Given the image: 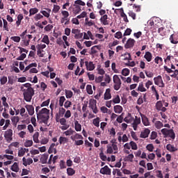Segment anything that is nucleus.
Segmentation results:
<instances>
[{"instance_id": "obj_19", "label": "nucleus", "mask_w": 178, "mask_h": 178, "mask_svg": "<svg viewBox=\"0 0 178 178\" xmlns=\"http://www.w3.org/2000/svg\"><path fill=\"white\" fill-rule=\"evenodd\" d=\"M142 118V122L143 123L144 126H149V121L148 120V118L145 116L144 114H140Z\"/></svg>"}, {"instance_id": "obj_24", "label": "nucleus", "mask_w": 178, "mask_h": 178, "mask_svg": "<svg viewBox=\"0 0 178 178\" xmlns=\"http://www.w3.org/2000/svg\"><path fill=\"white\" fill-rule=\"evenodd\" d=\"M58 156H54V154H51L50 155V157H49V161H48V164L49 165H51V163H56V161H58Z\"/></svg>"}, {"instance_id": "obj_32", "label": "nucleus", "mask_w": 178, "mask_h": 178, "mask_svg": "<svg viewBox=\"0 0 178 178\" xmlns=\"http://www.w3.org/2000/svg\"><path fill=\"white\" fill-rule=\"evenodd\" d=\"M138 91H140V92H145L147 91V89L144 88V84L143 82L139 83V86L138 87Z\"/></svg>"}, {"instance_id": "obj_8", "label": "nucleus", "mask_w": 178, "mask_h": 178, "mask_svg": "<svg viewBox=\"0 0 178 178\" xmlns=\"http://www.w3.org/2000/svg\"><path fill=\"white\" fill-rule=\"evenodd\" d=\"M89 108L92 109L93 113H98V108H97V100L92 99L89 102Z\"/></svg>"}, {"instance_id": "obj_6", "label": "nucleus", "mask_w": 178, "mask_h": 178, "mask_svg": "<svg viewBox=\"0 0 178 178\" xmlns=\"http://www.w3.org/2000/svg\"><path fill=\"white\" fill-rule=\"evenodd\" d=\"M154 84L158 86L161 88H164L165 83H163V79H162V76L159 75L154 78Z\"/></svg>"}, {"instance_id": "obj_16", "label": "nucleus", "mask_w": 178, "mask_h": 178, "mask_svg": "<svg viewBox=\"0 0 178 178\" xmlns=\"http://www.w3.org/2000/svg\"><path fill=\"white\" fill-rule=\"evenodd\" d=\"M149 133H151V130L148 128L144 129V131L140 132V138H147L148 136H149Z\"/></svg>"}, {"instance_id": "obj_20", "label": "nucleus", "mask_w": 178, "mask_h": 178, "mask_svg": "<svg viewBox=\"0 0 178 178\" xmlns=\"http://www.w3.org/2000/svg\"><path fill=\"white\" fill-rule=\"evenodd\" d=\"M72 141H77V140H83V136L75 132V134L70 137Z\"/></svg>"}, {"instance_id": "obj_44", "label": "nucleus", "mask_w": 178, "mask_h": 178, "mask_svg": "<svg viewBox=\"0 0 178 178\" xmlns=\"http://www.w3.org/2000/svg\"><path fill=\"white\" fill-rule=\"evenodd\" d=\"M74 133H76V131L70 128L67 131H65L64 134H65V136H72V134H74Z\"/></svg>"}, {"instance_id": "obj_46", "label": "nucleus", "mask_w": 178, "mask_h": 178, "mask_svg": "<svg viewBox=\"0 0 178 178\" xmlns=\"http://www.w3.org/2000/svg\"><path fill=\"white\" fill-rule=\"evenodd\" d=\"M154 126L156 129H161V127H163V123H162L161 121H156Z\"/></svg>"}, {"instance_id": "obj_50", "label": "nucleus", "mask_w": 178, "mask_h": 178, "mask_svg": "<svg viewBox=\"0 0 178 178\" xmlns=\"http://www.w3.org/2000/svg\"><path fill=\"white\" fill-rule=\"evenodd\" d=\"M65 112H66V109L63 108V107L59 108L58 114L60 118H63V115H65Z\"/></svg>"}, {"instance_id": "obj_28", "label": "nucleus", "mask_w": 178, "mask_h": 178, "mask_svg": "<svg viewBox=\"0 0 178 178\" xmlns=\"http://www.w3.org/2000/svg\"><path fill=\"white\" fill-rule=\"evenodd\" d=\"M133 119L134 118L131 117V114L128 113V115L124 118V122H125L126 123H131V122H133Z\"/></svg>"}, {"instance_id": "obj_10", "label": "nucleus", "mask_w": 178, "mask_h": 178, "mask_svg": "<svg viewBox=\"0 0 178 178\" xmlns=\"http://www.w3.org/2000/svg\"><path fill=\"white\" fill-rule=\"evenodd\" d=\"M72 33L74 34L75 40H80V38H83V33L80 32V29H72Z\"/></svg>"}, {"instance_id": "obj_39", "label": "nucleus", "mask_w": 178, "mask_h": 178, "mask_svg": "<svg viewBox=\"0 0 178 178\" xmlns=\"http://www.w3.org/2000/svg\"><path fill=\"white\" fill-rule=\"evenodd\" d=\"M47 161H48V154H44L43 156H41L40 162H42V163H47Z\"/></svg>"}, {"instance_id": "obj_23", "label": "nucleus", "mask_w": 178, "mask_h": 178, "mask_svg": "<svg viewBox=\"0 0 178 178\" xmlns=\"http://www.w3.org/2000/svg\"><path fill=\"white\" fill-rule=\"evenodd\" d=\"M144 58L147 62H151L152 60V54L150 51H146Z\"/></svg>"}, {"instance_id": "obj_51", "label": "nucleus", "mask_w": 178, "mask_h": 178, "mask_svg": "<svg viewBox=\"0 0 178 178\" xmlns=\"http://www.w3.org/2000/svg\"><path fill=\"white\" fill-rule=\"evenodd\" d=\"M92 123L96 127H99V118L94 119Z\"/></svg>"}, {"instance_id": "obj_13", "label": "nucleus", "mask_w": 178, "mask_h": 178, "mask_svg": "<svg viewBox=\"0 0 178 178\" xmlns=\"http://www.w3.org/2000/svg\"><path fill=\"white\" fill-rule=\"evenodd\" d=\"M100 22L104 26H108L109 24V18L108 17V15H104L101 17Z\"/></svg>"}, {"instance_id": "obj_58", "label": "nucleus", "mask_w": 178, "mask_h": 178, "mask_svg": "<svg viewBox=\"0 0 178 178\" xmlns=\"http://www.w3.org/2000/svg\"><path fill=\"white\" fill-rule=\"evenodd\" d=\"M131 29L128 28L125 30L124 33V37H126V35H130V34H131Z\"/></svg>"}, {"instance_id": "obj_29", "label": "nucleus", "mask_w": 178, "mask_h": 178, "mask_svg": "<svg viewBox=\"0 0 178 178\" xmlns=\"http://www.w3.org/2000/svg\"><path fill=\"white\" fill-rule=\"evenodd\" d=\"M154 63H156V65H159V66L162 65V63H163V59L162 57L156 56L154 58Z\"/></svg>"}, {"instance_id": "obj_56", "label": "nucleus", "mask_w": 178, "mask_h": 178, "mask_svg": "<svg viewBox=\"0 0 178 178\" xmlns=\"http://www.w3.org/2000/svg\"><path fill=\"white\" fill-rule=\"evenodd\" d=\"M146 149H147V151H149V152H152L154 151V145L152 144H149L146 146Z\"/></svg>"}, {"instance_id": "obj_61", "label": "nucleus", "mask_w": 178, "mask_h": 178, "mask_svg": "<svg viewBox=\"0 0 178 178\" xmlns=\"http://www.w3.org/2000/svg\"><path fill=\"white\" fill-rule=\"evenodd\" d=\"M10 147L19 148V142H13L10 145H8V148H10Z\"/></svg>"}, {"instance_id": "obj_15", "label": "nucleus", "mask_w": 178, "mask_h": 178, "mask_svg": "<svg viewBox=\"0 0 178 178\" xmlns=\"http://www.w3.org/2000/svg\"><path fill=\"white\" fill-rule=\"evenodd\" d=\"M85 65L86 66V70H89L90 72L95 69V65H94V63H92V61H90V62L86 61Z\"/></svg>"}, {"instance_id": "obj_49", "label": "nucleus", "mask_w": 178, "mask_h": 178, "mask_svg": "<svg viewBox=\"0 0 178 178\" xmlns=\"http://www.w3.org/2000/svg\"><path fill=\"white\" fill-rule=\"evenodd\" d=\"M128 15L130 17H131L133 19V20H136V15L135 14L134 12H133V10H129L128 12Z\"/></svg>"}, {"instance_id": "obj_48", "label": "nucleus", "mask_w": 178, "mask_h": 178, "mask_svg": "<svg viewBox=\"0 0 178 178\" xmlns=\"http://www.w3.org/2000/svg\"><path fill=\"white\" fill-rule=\"evenodd\" d=\"M111 101L112 102H113V104H120V97L119 95H117Z\"/></svg>"}, {"instance_id": "obj_37", "label": "nucleus", "mask_w": 178, "mask_h": 178, "mask_svg": "<svg viewBox=\"0 0 178 178\" xmlns=\"http://www.w3.org/2000/svg\"><path fill=\"white\" fill-rule=\"evenodd\" d=\"M35 13H38V8H33L29 10V16H33V15H35Z\"/></svg>"}, {"instance_id": "obj_34", "label": "nucleus", "mask_w": 178, "mask_h": 178, "mask_svg": "<svg viewBox=\"0 0 178 178\" xmlns=\"http://www.w3.org/2000/svg\"><path fill=\"white\" fill-rule=\"evenodd\" d=\"M42 42L47 44V45H49V37L48 35H44L43 38L42 39Z\"/></svg>"}, {"instance_id": "obj_55", "label": "nucleus", "mask_w": 178, "mask_h": 178, "mask_svg": "<svg viewBox=\"0 0 178 178\" xmlns=\"http://www.w3.org/2000/svg\"><path fill=\"white\" fill-rule=\"evenodd\" d=\"M129 145L131 147V149L136 150L137 149L138 147H137V143H136L134 141H131L129 143Z\"/></svg>"}, {"instance_id": "obj_9", "label": "nucleus", "mask_w": 178, "mask_h": 178, "mask_svg": "<svg viewBox=\"0 0 178 178\" xmlns=\"http://www.w3.org/2000/svg\"><path fill=\"white\" fill-rule=\"evenodd\" d=\"M155 108L156 111H161V112H166L168 111V108L165 107H163V104H162V101H158L156 103Z\"/></svg>"}, {"instance_id": "obj_59", "label": "nucleus", "mask_w": 178, "mask_h": 178, "mask_svg": "<svg viewBox=\"0 0 178 178\" xmlns=\"http://www.w3.org/2000/svg\"><path fill=\"white\" fill-rule=\"evenodd\" d=\"M26 56V54H21V55L17 58V60H24Z\"/></svg>"}, {"instance_id": "obj_7", "label": "nucleus", "mask_w": 178, "mask_h": 178, "mask_svg": "<svg viewBox=\"0 0 178 178\" xmlns=\"http://www.w3.org/2000/svg\"><path fill=\"white\" fill-rule=\"evenodd\" d=\"M12 136H13V130L9 129L8 130L5 131L4 138L6 140L7 143H10L13 140Z\"/></svg>"}, {"instance_id": "obj_4", "label": "nucleus", "mask_w": 178, "mask_h": 178, "mask_svg": "<svg viewBox=\"0 0 178 178\" xmlns=\"http://www.w3.org/2000/svg\"><path fill=\"white\" fill-rule=\"evenodd\" d=\"M113 88L115 91H119L120 90V87H122V81L120 78H119V75L115 74L113 76Z\"/></svg>"}, {"instance_id": "obj_57", "label": "nucleus", "mask_w": 178, "mask_h": 178, "mask_svg": "<svg viewBox=\"0 0 178 178\" xmlns=\"http://www.w3.org/2000/svg\"><path fill=\"white\" fill-rule=\"evenodd\" d=\"M72 106V102L67 100L64 104V107L67 109L68 108H70Z\"/></svg>"}, {"instance_id": "obj_36", "label": "nucleus", "mask_w": 178, "mask_h": 178, "mask_svg": "<svg viewBox=\"0 0 178 178\" xmlns=\"http://www.w3.org/2000/svg\"><path fill=\"white\" fill-rule=\"evenodd\" d=\"M38 137H40V134L38 132H35L33 136L34 143H40V140H38Z\"/></svg>"}, {"instance_id": "obj_42", "label": "nucleus", "mask_w": 178, "mask_h": 178, "mask_svg": "<svg viewBox=\"0 0 178 178\" xmlns=\"http://www.w3.org/2000/svg\"><path fill=\"white\" fill-rule=\"evenodd\" d=\"M122 76H129V74H130V70H129V68H124L122 70Z\"/></svg>"}, {"instance_id": "obj_26", "label": "nucleus", "mask_w": 178, "mask_h": 178, "mask_svg": "<svg viewBox=\"0 0 178 178\" xmlns=\"http://www.w3.org/2000/svg\"><path fill=\"white\" fill-rule=\"evenodd\" d=\"M166 149L168 151H170V152H176V151H177V148L175 147V146L171 144H168L166 145Z\"/></svg>"}, {"instance_id": "obj_3", "label": "nucleus", "mask_w": 178, "mask_h": 178, "mask_svg": "<svg viewBox=\"0 0 178 178\" xmlns=\"http://www.w3.org/2000/svg\"><path fill=\"white\" fill-rule=\"evenodd\" d=\"M81 6H86V3L81 0H76L69 8V10H72L74 15H79L81 12Z\"/></svg>"}, {"instance_id": "obj_35", "label": "nucleus", "mask_w": 178, "mask_h": 178, "mask_svg": "<svg viewBox=\"0 0 178 178\" xmlns=\"http://www.w3.org/2000/svg\"><path fill=\"white\" fill-rule=\"evenodd\" d=\"M67 173L68 176H73V175H74L76 173V170H74V169H73L72 168H68L67 169Z\"/></svg>"}, {"instance_id": "obj_27", "label": "nucleus", "mask_w": 178, "mask_h": 178, "mask_svg": "<svg viewBox=\"0 0 178 178\" xmlns=\"http://www.w3.org/2000/svg\"><path fill=\"white\" fill-rule=\"evenodd\" d=\"M114 112L115 113H122L123 112V107L120 105H116L114 106Z\"/></svg>"}, {"instance_id": "obj_43", "label": "nucleus", "mask_w": 178, "mask_h": 178, "mask_svg": "<svg viewBox=\"0 0 178 178\" xmlns=\"http://www.w3.org/2000/svg\"><path fill=\"white\" fill-rule=\"evenodd\" d=\"M86 91L89 95H92V86L91 85H87L86 86Z\"/></svg>"}, {"instance_id": "obj_41", "label": "nucleus", "mask_w": 178, "mask_h": 178, "mask_svg": "<svg viewBox=\"0 0 178 178\" xmlns=\"http://www.w3.org/2000/svg\"><path fill=\"white\" fill-rule=\"evenodd\" d=\"M66 98H72L73 97V92L72 90H65Z\"/></svg>"}, {"instance_id": "obj_22", "label": "nucleus", "mask_w": 178, "mask_h": 178, "mask_svg": "<svg viewBox=\"0 0 178 178\" xmlns=\"http://www.w3.org/2000/svg\"><path fill=\"white\" fill-rule=\"evenodd\" d=\"M112 98V95L111 94V88H107L104 93V99L107 101L108 99H111Z\"/></svg>"}, {"instance_id": "obj_45", "label": "nucleus", "mask_w": 178, "mask_h": 178, "mask_svg": "<svg viewBox=\"0 0 178 178\" xmlns=\"http://www.w3.org/2000/svg\"><path fill=\"white\" fill-rule=\"evenodd\" d=\"M65 101H66V98H65V96L60 97L59 103H58L59 106H63V104L65 103Z\"/></svg>"}, {"instance_id": "obj_12", "label": "nucleus", "mask_w": 178, "mask_h": 178, "mask_svg": "<svg viewBox=\"0 0 178 178\" xmlns=\"http://www.w3.org/2000/svg\"><path fill=\"white\" fill-rule=\"evenodd\" d=\"M100 173L102 175H111V168H109V167H108V165H105L104 167H103L100 169Z\"/></svg>"}, {"instance_id": "obj_31", "label": "nucleus", "mask_w": 178, "mask_h": 178, "mask_svg": "<svg viewBox=\"0 0 178 178\" xmlns=\"http://www.w3.org/2000/svg\"><path fill=\"white\" fill-rule=\"evenodd\" d=\"M158 33L160 34V35H162V37L166 35V29L163 27H161L158 29Z\"/></svg>"}, {"instance_id": "obj_30", "label": "nucleus", "mask_w": 178, "mask_h": 178, "mask_svg": "<svg viewBox=\"0 0 178 178\" xmlns=\"http://www.w3.org/2000/svg\"><path fill=\"white\" fill-rule=\"evenodd\" d=\"M40 13H42V15H43V16H44V17H49V16H50L49 13H51V9L46 8V11L42 10V11H40Z\"/></svg>"}, {"instance_id": "obj_33", "label": "nucleus", "mask_w": 178, "mask_h": 178, "mask_svg": "<svg viewBox=\"0 0 178 178\" xmlns=\"http://www.w3.org/2000/svg\"><path fill=\"white\" fill-rule=\"evenodd\" d=\"M68 139L67 138L63 137V136H60L59 138L58 142L60 143V145L63 144H66V143H67Z\"/></svg>"}, {"instance_id": "obj_54", "label": "nucleus", "mask_w": 178, "mask_h": 178, "mask_svg": "<svg viewBox=\"0 0 178 178\" xmlns=\"http://www.w3.org/2000/svg\"><path fill=\"white\" fill-rule=\"evenodd\" d=\"M133 9H134L135 12H141V6H137L136 4H134Z\"/></svg>"}, {"instance_id": "obj_25", "label": "nucleus", "mask_w": 178, "mask_h": 178, "mask_svg": "<svg viewBox=\"0 0 178 178\" xmlns=\"http://www.w3.org/2000/svg\"><path fill=\"white\" fill-rule=\"evenodd\" d=\"M10 169L11 170H13V172H15L16 173H17V172L20 170V168H19V163L15 162L11 166Z\"/></svg>"}, {"instance_id": "obj_53", "label": "nucleus", "mask_w": 178, "mask_h": 178, "mask_svg": "<svg viewBox=\"0 0 178 178\" xmlns=\"http://www.w3.org/2000/svg\"><path fill=\"white\" fill-rule=\"evenodd\" d=\"M33 145V140H26L24 143V147H31Z\"/></svg>"}, {"instance_id": "obj_18", "label": "nucleus", "mask_w": 178, "mask_h": 178, "mask_svg": "<svg viewBox=\"0 0 178 178\" xmlns=\"http://www.w3.org/2000/svg\"><path fill=\"white\" fill-rule=\"evenodd\" d=\"M22 161L24 166H27V165H31L33 163V159L29 158L26 159V157H23Z\"/></svg>"}, {"instance_id": "obj_40", "label": "nucleus", "mask_w": 178, "mask_h": 178, "mask_svg": "<svg viewBox=\"0 0 178 178\" xmlns=\"http://www.w3.org/2000/svg\"><path fill=\"white\" fill-rule=\"evenodd\" d=\"M65 20H67V22H65ZM60 23L62 24H63V23H65V26H67V24H70V19L69 18H65V17H62L60 19Z\"/></svg>"}, {"instance_id": "obj_14", "label": "nucleus", "mask_w": 178, "mask_h": 178, "mask_svg": "<svg viewBox=\"0 0 178 178\" xmlns=\"http://www.w3.org/2000/svg\"><path fill=\"white\" fill-rule=\"evenodd\" d=\"M140 123H141V118L136 116L135 120L132 124L134 130H137V127H138V124H140Z\"/></svg>"}, {"instance_id": "obj_62", "label": "nucleus", "mask_w": 178, "mask_h": 178, "mask_svg": "<svg viewBox=\"0 0 178 178\" xmlns=\"http://www.w3.org/2000/svg\"><path fill=\"white\" fill-rule=\"evenodd\" d=\"M99 157L102 159V161H106L107 156H106V155L104 154L103 152H101L99 153Z\"/></svg>"}, {"instance_id": "obj_21", "label": "nucleus", "mask_w": 178, "mask_h": 178, "mask_svg": "<svg viewBox=\"0 0 178 178\" xmlns=\"http://www.w3.org/2000/svg\"><path fill=\"white\" fill-rule=\"evenodd\" d=\"M120 10V16L121 17H123L124 22H125V23H129V19H127V15H126V13H124V10H123V8H121Z\"/></svg>"}, {"instance_id": "obj_47", "label": "nucleus", "mask_w": 178, "mask_h": 178, "mask_svg": "<svg viewBox=\"0 0 178 178\" xmlns=\"http://www.w3.org/2000/svg\"><path fill=\"white\" fill-rule=\"evenodd\" d=\"M7 82H8V77L2 76L0 79V83H1V86H3V85L6 84Z\"/></svg>"}, {"instance_id": "obj_5", "label": "nucleus", "mask_w": 178, "mask_h": 178, "mask_svg": "<svg viewBox=\"0 0 178 178\" xmlns=\"http://www.w3.org/2000/svg\"><path fill=\"white\" fill-rule=\"evenodd\" d=\"M161 133L165 137H170L172 140H175V138H176V134H175L173 129H168L166 128H164L161 129Z\"/></svg>"}, {"instance_id": "obj_38", "label": "nucleus", "mask_w": 178, "mask_h": 178, "mask_svg": "<svg viewBox=\"0 0 178 178\" xmlns=\"http://www.w3.org/2000/svg\"><path fill=\"white\" fill-rule=\"evenodd\" d=\"M74 124H75L74 129L76 131H80L81 130V124L79 123V121H75Z\"/></svg>"}, {"instance_id": "obj_60", "label": "nucleus", "mask_w": 178, "mask_h": 178, "mask_svg": "<svg viewBox=\"0 0 178 178\" xmlns=\"http://www.w3.org/2000/svg\"><path fill=\"white\" fill-rule=\"evenodd\" d=\"M113 152V149L112 146L107 145V149L106 154H112Z\"/></svg>"}, {"instance_id": "obj_1", "label": "nucleus", "mask_w": 178, "mask_h": 178, "mask_svg": "<svg viewBox=\"0 0 178 178\" xmlns=\"http://www.w3.org/2000/svg\"><path fill=\"white\" fill-rule=\"evenodd\" d=\"M21 90L23 92L24 99L26 102H31L34 97V89L31 87V83H26L22 85Z\"/></svg>"}, {"instance_id": "obj_63", "label": "nucleus", "mask_w": 178, "mask_h": 178, "mask_svg": "<svg viewBox=\"0 0 178 178\" xmlns=\"http://www.w3.org/2000/svg\"><path fill=\"white\" fill-rule=\"evenodd\" d=\"M10 38L15 42H20V37H19V36H13Z\"/></svg>"}, {"instance_id": "obj_17", "label": "nucleus", "mask_w": 178, "mask_h": 178, "mask_svg": "<svg viewBox=\"0 0 178 178\" xmlns=\"http://www.w3.org/2000/svg\"><path fill=\"white\" fill-rule=\"evenodd\" d=\"M25 108L30 116H33V115H34V106L33 105L26 104Z\"/></svg>"}, {"instance_id": "obj_11", "label": "nucleus", "mask_w": 178, "mask_h": 178, "mask_svg": "<svg viewBox=\"0 0 178 178\" xmlns=\"http://www.w3.org/2000/svg\"><path fill=\"white\" fill-rule=\"evenodd\" d=\"M134 44H136V40L133 38H129L124 45V48H126V49L133 48V47H134Z\"/></svg>"}, {"instance_id": "obj_64", "label": "nucleus", "mask_w": 178, "mask_h": 178, "mask_svg": "<svg viewBox=\"0 0 178 178\" xmlns=\"http://www.w3.org/2000/svg\"><path fill=\"white\" fill-rule=\"evenodd\" d=\"M19 117L17 116H14L11 118V122H13V123H19Z\"/></svg>"}, {"instance_id": "obj_2", "label": "nucleus", "mask_w": 178, "mask_h": 178, "mask_svg": "<svg viewBox=\"0 0 178 178\" xmlns=\"http://www.w3.org/2000/svg\"><path fill=\"white\" fill-rule=\"evenodd\" d=\"M38 120H42L44 124H48V120H49V110L47 108H43L37 114Z\"/></svg>"}, {"instance_id": "obj_52", "label": "nucleus", "mask_w": 178, "mask_h": 178, "mask_svg": "<svg viewBox=\"0 0 178 178\" xmlns=\"http://www.w3.org/2000/svg\"><path fill=\"white\" fill-rule=\"evenodd\" d=\"M60 10V6L58 5H54V8L52 10V12L54 13H58V12H59Z\"/></svg>"}]
</instances>
